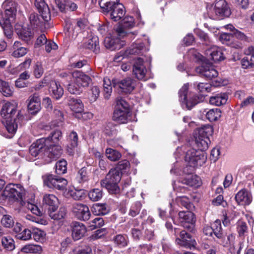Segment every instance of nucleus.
Returning a JSON list of instances; mask_svg holds the SVG:
<instances>
[{"label":"nucleus","mask_w":254,"mask_h":254,"mask_svg":"<svg viewBox=\"0 0 254 254\" xmlns=\"http://www.w3.org/2000/svg\"><path fill=\"white\" fill-rule=\"evenodd\" d=\"M121 172L117 169H112L107 174L105 179L101 181V185L106 188L109 193L118 194L120 192L118 183L121 181Z\"/></svg>","instance_id":"obj_3"},{"label":"nucleus","mask_w":254,"mask_h":254,"mask_svg":"<svg viewBox=\"0 0 254 254\" xmlns=\"http://www.w3.org/2000/svg\"><path fill=\"white\" fill-rule=\"evenodd\" d=\"M103 196L102 190L99 189L91 190L88 193L89 199L93 201H97L100 200Z\"/></svg>","instance_id":"obj_50"},{"label":"nucleus","mask_w":254,"mask_h":254,"mask_svg":"<svg viewBox=\"0 0 254 254\" xmlns=\"http://www.w3.org/2000/svg\"><path fill=\"white\" fill-rule=\"evenodd\" d=\"M72 211L75 216L79 220L87 221L91 216L89 208L86 204L75 203L72 205Z\"/></svg>","instance_id":"obj_14"},{"label":"nucleus","mask_w":254,"mask_h":254,"mask_svg":"<svg viewBox=\"0 0 254 254\" xmlns=\"http://www.w3.org/2000/svg\"><path fill=\"white\" fill-rule=\"evenodd\" d=\"M72 76L73 80L82 88L87 87L91 81L90 76L79 70L74 71Z\"/></svg>","instance_id":"obj_21"},{"label":"nucleus","mask_w":254,"mask_h":254,"mask_svg":"<svg viewBox=\"0 0 254 254\" xmlns=\"http://www.w3.org/2000/svg\"><path fill=\"white\" fill-rule=\"evenodd\" d=\"M196 71L208 79L216 77L218 73L211 65H202L196 68Z\"/></svg>","instance_id":"obj_24"},{"label":"nucleus","mask_w":254,"mask_h":254,"mask_svg":"<svg viewBox=\"0 0 254 254\" xmlns=\"http://www.w3.org/2000/svg\"><path fill=\"white\" fill-rule=\"evenodd\" d=\"M70 109L76 113L81 114L83 111L84 105L80 99L71 98L69 101Z\"/></svg>","instance_id":"obj_34"},{"label":"nucleus","mask_w":254,"mask_h":254,"mask_svg":"<svg viewBox=\"0 0 254 254\" xmlns=\"http://www.w3.org/2000/svg\"><path fill=\"white\" fill-rule=\"evenodd\" d=\"M205 55L208 60L214 62H219L224 60L225 57L223 51L220 48L216 46H211L206 49Z\"/></svg>","instance_id":"obj_16"},{"label":"nucleus","mask_w":254,"mask_h":254,"mask_svg":"<svg viewBox=\"0 0 254 254\" xmlns=\"http://www.w3.org/2000/svg\"><path fill=\"white\" fill-rule=\"evenodd\" d=\"M183 184L194 187H198L201 185L200 178L197 175H189L182 181Z\"/></svg>","instance_id":"obj_36"},{"label":"nucleus","mask_w":254,"mask_h":254,"mask_svg":"<svg viewBox=\"0 0 254 254\" xmlns=\"http://www.w3.org/2000/svg\"><path fill=\"white\" fill-rule=\"evenodd\" d=\"M236 232L238 234V237L244 239L248 235L249 232V227L246 221L239 219L236 224Z\"/></svg>","instance_id":"obj_27"},{"label":"nucleus","mask_w":254,"mask_h":254,"mask_svg":"<svg viewBox=\"0 0 254 254\" xmlns=\"http://www.w3.org/2000/svg\"><path fill=\"white\" fill-rule=\"evenodd\" d=\"M44 73V69L42 64L37 63L33 66V74L36 78H40Z\"/></svg>","instance_id":"obj_63"},{"label":"nucleus","mask_w":254,"mask_h":254,"mask_svg":"<svg viewBox=\"0 0 254 254\" xmlns=\"http://www.w3.org/2000/svg\"><path fill=\"white\" fill-rule=\"evenodd\" d=\"M235 198L237 203L241 205H249L253 200L251 192L245 189L239 190L236 194Z\"/></svg>","instance_id":"obj_20"},{"label":"nucleus","mask_w":254,"mask_h":254,"mask_svg":"<svg viewBox=\"0 0 254 254\" xmlns=\"http://www.w3.org/2000/svg\"><path fill=\"white\" fill-rule=\"evenodd\" d=\"M235 238V237L233 234H230L226 237L223 234L221 237V238H217V242L219 244L222 245L223 247H227L230 245H233Z\"/></svg>","instance_id":"obj_39"},{"label":"nucleus","mask_w":254,"mask_h":254,"mask_svg":"<svg viewBox=\"0 0 254 254\" xmlns=\"http://www.w3.org/2000/svg\"><path fill=\"white\" fill-rule=\"evenodd\" d=\"M83 46L84 48L91 50L95 53H99L100 51L99 39L96 36L86 39L84 42Z\"/></svg>","instance_id":"obj_30"},{"label":"nucleus","mask_w":254,"mask_h":254,"mask_svg":"<svg viewBox=\"0 0 254 254\" xmlns=\"http://www.w3.org/2000/svg\"><path fill=\"white\" fill-rule=\"evenodd\" d=\"M16 237L19 240L27 241L31 238L32 232L28 229H25L21 233H18Z\"/></svg>","instance_id":"obj_61"},{"label":"nucleus","mask_w":254,"mask_h":254,"mask_svg":"<svg viewBox=\"0 0 254 254\" xmlns=\"http://www.w3.org/2000/svg\"><path fill=\"white\" fill-rule=\"evenodd\" d=\"M2 246L8 251H12L15 248L14 241L10 237H3L1 240Z\"/></svg>","instance_id":"obj_54"},{"label":"nucleus","mask_w":254,"mask_h":254,"mask_svg":"<svg viewBox=\"0 0 254 254\" xmlns=\"http://www.w3.org/2000/svg\"><path fill=\"white\" fill-rule=\"evenodd\" d=\"M28 109L32 114H37L41 109V100L37 93H34L29 97Z\"/></svg>","instance_id":"obj_25"},{"label":"nucleus","mask_w":254,"mask_h":254,"mask_svg":"<svg viewBox=\"0 0 254 254\" xmlns=\"http://www.w3.org/2000/svg\"><path fill=\"white\" fill-rule=\"evenodd\" d=\"M33 239L37 242L44 240L46 235L45 232L38 228H34L32 232Z\"/></svg>","instance_id":"obj_60"},{"label":"nucleus","mask_w":254,"mask_h":254,"mask_svg":"<svg viewBox=\"0 0 254 254\" xmlns=\"http://www.w3.org/2000/svg\"><path fill=\"white\" fill-rule=\"evenodd\" d=\"M189 89V85L185 84L179 90V96L180 101L182 102L183 106L190 110L193 106L199 102V99L197 96L192 95L190 97L189 100L187 98V93Z\"/></svg>","instance_id":"obj_11"},{"label":"nucleus","mask_w":254,"mask_h":254,"mask_svg":"<svg viewBox=\"0 0 254 254\" xmlns=\"http://www.w3.org/2000/svg\"><path fill=\"white\" fill-rule=\"evenodd\" d=\"M46 138L39 139L31 145L29 148V153L34 157H37L38 155H42L43 154V151L45 152L46 150Z\"/></svg>","instance_id":"obj_18"},{"label":"nucleus","mask_w":254,"mask_h":254,"mask_svg":"<svg viewBox=\"0 0 254 254\" xmlns=\"http://www.w3.org/2000/svg\"><path fill=\"white\" fill-rule=\"evenodd\" d=\"M102 11L105 14H110V18L114 21L121 20L126 13L125 7L121 3L112 6L107 10H102Z\"/></svg>","instance_id":"obj_17"},{"label":"nucleus","mask_w":254,"mask_h":254,"mask_svg":"<svg viewBox=\"0 0 254 254\" xmlns=\"http://www.w3.org/2000/svg\"><path fill=\"white\" fill-rule=\"evenodd\" d=\"M114 240L115 243L120 247H124L127 244V238L122 235H117Z\"/></svg>","instance_id":"obj_64"},{"label":"nucleus","mask_w":254,"mask_h":254,"mask_svg":"<svg viewBox=\"0 0 254 254\" xmlns=\"http://www.w3.org/2000/svg\"><path fill=\"white\" fill-rule=\"evenodd\" d=\"M29 20L30 26L32 28H37L42 25V22L40 19L38 15L35 12H32L30 13L29 17Z\"/></svg>","instance_id":"obj_49"},{"label":"nucleus","mask_w":254,"mask_h":254,"mask_svg":"<svg viewBox=\"0 0 254 254\" xmlns=\"http://www.w3.org/2000/svg\"><path fill=\"white\" fill-rule=\"evenodd\" d=\"M49 91L54 98L56 99L61 98L64 94V89L60 83L55 81L50 82Z\"/></svg>","instance_id":"obj_31"},{"label":"nucleus","mask_w":254,"mask_h":254,"mask_svg":"<svg viewBox=\"0 0 254 254\" xmlns=\"http://www.w3.org/2000/svg\"><path fill=\"white\" fill-rule=\"evenodd\" d=\"M174 235L176 237V243L186 248L190 249L193 247L196 243L191 235L185 230L180 231L178 228H175Z\"/></svg>","instance_id":"obj_10"},{"label":"nucleus","mask_w":254,"mask_h":254,"mask_svg":"<svg viewBox=\"0 0 254 254\" xmlns=\"http://www.w3.org/2000/svg\"><path fill=\"white\" fill-rule=\"evenodd\" d=\"M228 95L226 93H219L211 96L209 99V103L213 105L219 106L226 103Z\"/></svg>","instance_id":"obj_32"},{"label":"nucleus","mask_w":254,"mask_h":254,"mask_svg":"<svg viewBox=\"0 0 254 254\" xmlns=\"http://www.w3.org/2000/svg\"><path fill=\"white\" fill-rule=\"evenodd\" d=\"M43 204L48 205L49 210H56L59 206V200L54 194H46L43 198Z\"/></svg>","instance_id":"obj_28"},{"label":"nucleus","mask_w":254,"mask_h":254,"mask_svg":"<svg viewBox=\"0 0 254 254\" xmlns=\"http://www.w3.org/2000/svg\"><path fill=\"white\" fill-rule=\"evenodd\" d=\"M35 6L41 14L43 19L48 21L51 19V12L48 5L44 0H35Z\"/></svg>","instance_id":"obj_22"},{"label":"nucleus","mask_w":254,"mask_h":254,"mask_svg":"<svg viewBox=\"0 0 254 254\" xmlns=\"http://www.w3.org/2000/svg\"><path fill=\"white\" fill-rule=\"evenodd\" d=\"M0 92L5 97H10L13 92V88L7 82L0 79Z\"/></svg>","instance_id":"obj_38"},{"label":"nucleus","mask_w":254,"mask_h":254,"mask_svg":"<svg viewBox=\"0 0 254 254\" xmlns=\"http://www.w3.org/2000/svg\"><path fill=\"white\" fill-rule=\"evenodd\" d=\"M130 116L127 102L122 97H118L113 116V120L119 124H126L130 120Z\"/></svg>","instance_id":"obj_2"},{"label":"nucleus","mask_w":254,"mask_h":254,"mask_svg":"<svg viewBox=\"0 0 254 254\" xmlns=\"http://www.w3.org/2000/svg\"><path fill=\"white\" fill-rule=\"evenodd\" d=\"M62 138V132L60 130L56 129L51 132L50 135L45 138L46 142H52L55 144H58Z\"/></svg>","instance_id":"obj_45"},{"label":"nucleus","mask_w":254,"mask_h":254,"mask_svg":"<svg viewBox=\"0 0 254 254\" xmlns=\"http://www.w3.org/2000/svg\"><path fill=\"white\" fill-rule=\"evenodd\" d=\"M179 217L181 225L190 231H192L195 223V217L193 213L190 211L179 212Z\"/></svg>","instance_id":"obj_13"},{"label":"nucleus","mask_w":254,"mask_h":254,"mask_svg":"<svg viewBox=\"0 0 254 254\" xmlns=\"http://www.w3.org/2000/svg\"><path fill=\"white\" fill-rule=\"evenodd\" d=\"M15 30L19 37L27 44L32 43V39L33 37V33L27 27H23L20 25L15 26Z\"/></svg>","instance_id":"obj_23"},{"label":"nucleus","mask_w":254,"mask_h":254,"mask_svg":"<svg viewBox=\"0 0 254 254\" xmlns=\"http://www.w3.org/2000/svg\"><path fill=\"white\" fill-rule=\"evenodd\" d=\"M0 115L5 120L4 126L8 132V137L11 138L16 132L18 124L23 116L17 112V104L14 102H7L2 106Z\"/></svg>","instance_id":"obj_1"},{"label":"nucleus","mask_w":254,"mask_h":254,"mask_svg":"<svg viewBox=\"0 0 254 254\" xmlns=\"http://www.w3.org/2000/svg\"><path fill=\"white\" fill-rule=\"evenodd\" d=\"M67 90L70 93L73 94H79L82 91V88L76 84L73 80V82L68 84Z\"/></svg>","instance_id":"obj_59"},{"label":"nucleus","mask_w":254,"mask_h":254,"mask_svg":"<svg viewBox=\"0 0 254 254\" xmlns=\"http://www.w3.org/2000/svg\"><path fill=\"white\" fill-rule=\"evenodd\" d=\"M24 190L19 184H9L5 187L2 195L12 201H22Z\"/></svg>","instance_id":"obj_6"},{"label":"nucleus","mask_w":254,"mask_h":254,"mask_svg":"<svg viewBox=\"0 0 254 254\" xmlns=\"http://www.w3.org/2000/svg\"><path fill=\"white\" fill-rule=\"evenodd\" d=\"M86 25L85 20L67 19L65 21V34L69 39L74 38L80 31L84 29Z\"/></svg>","instance_id":"obj_7"},{"label":"nucleus","mask_w":254,"mask_h":254,"mask_svg":"<svg viewBox=\"0 0 254 254\" xmlns=\"http://www.w3.org/2000/svg\"><path fill=\"white\" fill-rule=\"evenodd\" d=\"M142 204L139 201H136L131 206L128 215L133 217L138 215L141 210Z\"/></svg>","instance_id":"obj_58"},{"label":"nucleus","mask_w":254,"mask_h":254,"mask_svg":"<svg viewBox=\"0 0 254 254\" xmlns=\"http://www.w3.org/2000/svg\"><path fill=\"white\" fill-rule=\"evenodd\" d=\"M55 1L59 10L62 12H65L68 9L74 11L77 8L76 4L68 0H55Z\"/></svg>","instance_id":"obj_29"},{"label":"nucleus","mask_w":254,"mask_h":254,"mask_svg":"<svg viewBox=\"0 0 254 254\" xmlns=\"http://www.w3.org/2000/svg\"><path fill=\"white\" fill-rule=\"evenodd\" d=\"M144 50V45L139 42L133 44L129 49V53L132 55L141 54Z\"/></svg>","instance_id":"obj_52"},{"label":"nucleus","mask_w":254,"mask_h":254,"mask_svg":"<svg viewBox=\"0 0 254 254\" xmlns=\"http://www.w3.org/2000/svg\"><path fill=\"white\" fill-rule=\"evenodd\" d=\"M67 162L64 159L58 161L55 165L56 173L59 175H62L66 172Z\"/></svg>","instance_id":"obj_48"},{"label":"nucleus","mask_w":254,"mask_h":254,"mask_svg":"<svg viewBox=\"0 0 254 254\" xmlns=\"http://www.w3.org/2000/svg\"><path fill=\"white\" fill-rule=\"evenodd\" d=\"M70 194L74 199L81 200L85 196V190H71Z\"/></svg>","instance_id":"obj_62"},{"label":"nucleus","mask_w":254,"mask_h":254,"mask_svg":"<svg viewBox=\"0 0 254 254\" xmlns=\"http://www.w3.org/2000/svg\"><path fill=\"white\" fill-rule=\"evenodd\" d=\"M147 72L144 60L142 58L136 59L133 66V73L139 80H145Z\"/></svg>","instance_id":"obj_15"},{"label":"nucleus","mask_w":254,"mask_h":254,"mask_svg":"<svg viewBox=\"0 0 254 254\" xmlns=\"http://www.w3.org/2000/svg\"><path fill=\"white\" fill-rule=\"evenodd\" d=\"M104 96L105 98L109 99L112 92L113 81H111L108 78H104L103 80Z\"/></svg>","instance_id":"obj_44"},{"label":"nucleus","mask_w":254,"mask_h":254,"mask_svg":"<svg viewBox=\"0 0 254 254\" xmlns=\"http://www.w3.org/2000/svg\"><path fill=\"white\" fill-rule=\"evenodd\" d=\"M221 116V112L218 108L210 109L206 113V117L210 122H214L218 120Z\"/></svg>","instance_id":"obj_43"},{"label":"nucleus","mask_w":254,"mask_h":254,"mask_svg":"<svg viewBox=\"0 0 254 254\" xmlns=\"http://www.w3.org/2000/svg\"><path fill=\"white\" fill-rule=\"evenodd\" d=\"M113 86L120 92L126 94L130 93L135 88V81L130 78L127 77L122 80H113Z\"/></svg>","instance_id":"obj_12"},{"label":"nucleus","mask_w":254,"mask_h":254,"mask_svg":"<svg viewBox=\"0 0 254 254\" xmlns=\"http://www.w3.org/2000/svg\"><path fill=\"white\" fill-rule=\"evenodd\" d=\"M42 250V247L37 245H27L22 248L21 251L25 253H39Z\"/></svg>","instance_id":"obj_51"},{"label":"nucleus","mask_w":254,"mask_h":254,"mask_svg":"<svg viewBox=\"0 0 254 254\" xmlns=\"http://www.w3.org/2000/svg\"><path fill=\"white\" fill-rule=\"evenodd\" d=\"M67 140L69 146H68L67 151L70 155H73V152L71 148H75L78 144V135L74 131L71 132L67 137Z\"/></svg>","instance_id":"obj_37"},{"label":"nucleus","mask_w":254,"mask_h":254,"mask_svg":"<svg viewBox=\"0 0 254 254\" xmlns=\"http://www.w3.org/2000/svg\"><path fill=\"white\" fill-rule=\"evenodd\" d=\"M106 156L108 159L112 161H116L119 160L122 155L118 151L108 148L106 150Z\"/></svg>","instance_id":"obj_47"},{"label":"nucleus","mask_w":254,"mask_h":254,"mask_svg":"<svg viewBox=\"0 0 254 254\" xmlns=\"http://www.w3.org/2000/svg\"><path fill=\"white\" fill-rule=\"evenodd\" d=\"M213 232L217 238H221L223 233L222 232L221 221L216 220L212 225Z\"/></svg>","instance_id":"obj_53"},{"label":"nucleus","mask_w":254,"mask_h":254,"mask_svg":"<svg viewBox=\"0 0 254 254\" xmlns=\"http://www.w3.org/2000/svg\"><path fill=\"white\" fill-rule=\"evenodd\" d=\"M230 11L225 0L216 1L214 6H212L207 10L209 17L212 19H218L223 16H228Z\"/></svg>","instance_id":"obj_5"},{"label":"nucleus","mask_w":254,"mask_h":254,"mask_svg":"<svg viewBox=\"0 0 254 254\" xmlns=\"http://www.w3.org/2000/svg\"><path fill=\"white\" fill-rule=\"evenodd\" d=\"M62 152L63 150L60 145H50L46 148L44 154L46 157H47V159H45L47 162H50L53 160L60 157Z\"/></svg>","instance_id":"obj_19"},{"label":"nucleus","mask_w":254,"mask_h":254,"mask_svg":"<svg viewBox=\"0 0 254 254\" xmlns=\"http://www.w3.org/2000/svg\"><path fill=\"white\" fill-rule=\"evenodd\" d=\"M213 132V128L210 125H205L198 128L195 131V136L205 138L211 135Z\"/></svg>","instance_id":"obj_33"},{"label":"nucleus","mask_w":254,"mask_h":254,"mask_svg":"<svg viewBox=\"0 0 254 254\" xmlns=\"http://www.w3.org/2000/svg\"><path fill=\"white\" fill-rule=\"evenodd\" d=\"M117 37H107L104 39V45L107 49L111 51L120 49L126 44L124 40H121L127 35L126 32L122 27H118L116 30Z\"/></svg>","instance_id":"obj_4"},{"label":"nucleus","mask_w":254,"mask_h":254,"mask_svg":"<svg viewBox=\"0 0 254 254\" xmlns=\"http://www.w3.org/2000/svg\"><path fill=\"white\" fill-rule=\"evenodd\" d=\"M91 210L96 215H106L109 212V209L105 203H95L93 205Z\"/></svg>","instance_id":"obj_35"},{"label":"nucleus","mask_w":254,"mask_h":254,"mask_svg":"<svg viewBox=\"0 0 254 254\" xmlns=\"http://www.w3.org/2000/svg\"><path fill=\"white\" fill-rule=\"evenodd\" d=\"M8 20H0V25L2 27L4 33L7 38H11L13 35V28Z\"/></svg>","instance_id":"obj_42"},{"label":"nucleus","mask_w":254,"mask_h":254,"mask_svg":"<svg viewBox=\"0 0 254 254\" xmlns=\"http://www.w3.org/2000/svg\"><path fill=\"white\" fill-rule=\"evenodd\" d=\"M44 184L49 188L63 190L66 188L67 181L64 178L52 174H47L43 176Z\"/></svg>","instance_id":"obj_8"},{"label":"nucleus","mask_w":254,"mask_h":254,"mask_svg":"<svg viewBox=\"0 0 254 254\" xmlns=\"http://www.w3.org/2000/svg\"><path fill=\"white\" fill-rule=\"evenodd\" d=\"M206 160V156L203 152L196 150L193 148L187 152L186 161L189 165L193 168L203 165Z\"/></svg>","instance_id":"obj_9"},{"label":"nucleus","mask_w":254,"mask_h":254,"mask_svg":"<svg viewBox=\"0 0 254 254\" xmlns=\"http://www.w3.org/2000/svg\"><path fill=\"white\" fill-rule=\"evenodd\" d=\"M56 211L53 210L48 211L49 216L54 220H61L64 218L66 215V210L64 207H61L57 212Z\"/></svg>","instance_id":"obj_41"},{"label":"nucleus","mask_w":254,"mask_h":254,"mask_svg":"<svg viewBox=\"0 0 254 254\" xmlns=\"http://www.w3.org/2000/svg\"><path fill=\"white\" fill-rule=\"evenodd\" d=\"M17 3L13 0H5L2 3L5 11H17Z\"/></svg>","instance_id":"obj_57"},{"label":"nucleus","mask_w":254,"mask_h":254,"mask_svg":"<svg viewBox=\"0 0 254 254\" xmlns=\"http://www.w3.org/2000/svg\"><path fill=\"white\" fill-rule=\"evenodd\" d=\"M71 227L72 236L75 240L81 239L86 232L85 226L81 223L74 222L72 223Z\"/></svg>","instance_id":"obj_26"},{"label":"nucleus","mask_w":254,"mask_h":254,"mask_svg":"<svg viewBox=\"0 0 254 254\" xmlns=\"http://www.w3.org/2000/svg\"><path fill=\"white\" fill-rule=\"evenodd\" d=\"M120 3V0H99V4L102 10H107L112 6Z\"/></svg>","instance_id":"obj_46"},{"label":"nucleus","mask_w":254,"mask_h":254,"mask_svg":"<svg viewBox=\"0 0 254 254\" xmlns=\"http://www.w3.org/2000/svg\"><path fill=\"white\" fill-rule=\"evenodd\" d=\"M2 225L8 228H11L14 224V220L11 216L8 214H4L1 219Z\"/></svg>","instance_id":"obj_55"},{"label":"nucleus","mask_w":254,"mask_h":254,"mask_svg":"<svg viewBox=\"0 0 254 254\" xmlns=\"http://www.w3.org/2000/svg\"><path fill=\"white\" fill-rule=\"evenodd\" d=\"M176 200L178 203H180L188 210L191 209L192 207H193V204L190 203V199L186 196H178Z\"/></svg>","instance_id":"obj_56"},{"label":"nucleus","mask_w":254,"mask_h":254,"mask_svg":"<svg viewBox=\"0 0 254 254\" xmlns=\"http://www.w3.org/2000/svg\"><path fill=\"white\" fill-rule=\"evenodd\" d=\"M195 143L198 147V151L202 152L208 148V143L210 142V139L208 137L201 138L195 136Z\"/></svg>","instance_id":"obj_40"}]
</instances>
